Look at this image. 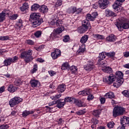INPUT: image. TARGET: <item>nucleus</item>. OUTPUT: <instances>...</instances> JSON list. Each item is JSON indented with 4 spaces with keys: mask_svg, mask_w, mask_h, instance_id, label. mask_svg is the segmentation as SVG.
Here are the masks:
<instances>
[{
    "mask_svg": "<svg viewBox=\"0 0 129 129\" xmlns=\"http://www.w3.org/2000/svg\"><path fill=\"white\" fill-rule=\"evenodd\" d=\"M119 6H120V5L116 4V2H115L114 5H113V8L115 11H118L119 10Z\"/></svg>",
    "mask_w": 129,
    "mask_h": 129,
    "instance_id": "79ce46f5",
    "label": "nucleus"
},
{
    "mask_svg": "<svg viewBox=\"0 0 129 129\" xmlns=\"http://www.w3.org/2000/svg\"><path fill=\"white\" fill-rule=\"evenodd\" d=\"M124 112H125L124 108L116 106L113 108V117H116L119 115H122Z\"/></svg>",
    "mask_w": 129,
    "mask_h": 129,
    "instance_id": "423d86ee",
    "label": "nucleus"
},
{
    "mask_svg": "<svg viewBox=\"0 0 129 129\" xmlns=\"http://www.w3.org/2000/svg\"><path fill=\"white\" fill-rule=\"evenodd\" d=\"M32 55H33V50L30 49L21 52V58L24 59L25 63H29L34 59Z\"/></svg>",
    "mask_w": 129,
    "mask_h": 129,
    "instance_id": "20e7f679",
    "label": "nucleus"
},
{
    "mask_svg": "<svg viewBox=\"0 0 129 129\" xmlns=\"http://www.w3.org/2000/svg\"><path fill=\"white\" fill-rule=\"evenodd\" d=\"M60 6H62V1L61 0H58L55 4V7H60Z\"/></svg>",
    "mask_w": 129,
    "mask_h": 129,
    "instance_id": "6e6d98bb",
    "label": "nucleus"
},
{
    "mask_svg": "<svg viewBox=\"0 0 129 129\" xmlns=\"http://www.w3.org/2000/svg\"><path fill=\"white\" fill-rule=\"evenodd\" d=\"M89 95V96H88L87 99L89 101L92 100V99H93V98H94V97L93 96V95L89 94V95Z\"/></svg>",
    "mask_w": 129,
    "mask_h": 129,
    "instance_id": "052dcab7",
    "label": "nucleus"
},
{
    "mask_svg": "<svg viewBox=\"0 0 129 129\" xmlns=\"http://www.w3.org/2000/svg\"><path fill=\"white\" fill-rule=\"evenodd\" d=\"M68 13L69 14H74L76 13V7H71L68 10Z\"/></svg>",
    "mask_w": 129,
    "mask_h": 129,
    "instance_id": "2f4dec72",
    "label": "nucleus"
},
{
    "mask_svg": "<svg viewBox=\"0 0 129 129\" xmlns=\"http://www.w3.org/2000/svg\"><path fill=\"white\" fill-rule=\"evenodd\" d=\"M54 103H56V107L58 108H61V107H63L64 105H65V102L64 101V99H59L56 100Z\"/></svg>",
    "mask_w": 129,
    "mask_h": 129,
    "instance_id": "2eb2a0df",
    "label": "nucleus"
},
{
    "mask_svg": "<svg viewBox=\"0 0 129 129\" xmlns=\"http://www.w3.org/2000/svg\"><path fill=\"white\" fill-rule=\"evenodd\" d=\"M120 124L123 126H128L129 117L124 116L120 121Z\"/></svg>",
    "mask_w": 129,
    "mask_h": 129,
    "instance_id": "ddd939ff",
    "label": "nucleus"
},
{
    "mask_svg": "<svg viewBox=\"0 0 129 129\" xmlns=\"http://www.w3.org/2000/svg\"><path fill=\"white\" fill-rule=\"evenodd\" d=\"M70 66L68 62H64L61 66V70H70Z\"/></svg>",
    "mask_w": 129,
    "mask_h": 129,
    "instance_id": "a878e982",
    "label": "nucleus"
},
{
    "mask_svg": "<svg viewBox=\"0 0 129 129\" xmlns=\"http://www.w3.org/2000/svg\"><path fill=\"white\" fill-rule=\"evenodd\" d=\"M97 64H98L99 66H101V67H102V68H103V67H105V66H107V64L105 63V61H104L103 60L100 61V63H98V60Z\"/></svg>",
    "mask_w": 129,
    "mask_h": 129,
    "instance_id": "37998d69",
    "label": "nucleus"
},
{
    "mask_svg": "<svg viewBox=\"0 0 129 129\" xmlns=\"http://www.w3.org/2000/svg\"><path fill=\"white\" fill-rule=\"evenodd\" d=\"M40 17L41 14L40 13H32L30 16L29 21L32 24L33 28H37L43 22V20L40 19Z\"/></svg>",
    "mask_w": 129,
    "mask_h": 129,
    "instance_id": "f257e3e1",
    "label": "nucleus"
},
{
    "mask_svg": "<svg viewBox=\"0 0 129 129\" xmlns=\"http://www.w3.org/2000/svg\"><path fill=\"white\" fill-rule=\"evenodd\" d=\"M99 114H100V111H99V110H94V111L93 112V115L94 116H98V115H99Z\"/></svg>",
    "mask_w": 129,
    "mask_h": 129,
    "instance_id": "a18cd8bd",
    "label": "nucleus"
},
{
    "mask_svg": "<svg viewBox=\"0 0 129 129\" xmlns=\"http://www.w3.org/2000/svg\"><path fill=\"white\" fill-rule=\"evenodd\" d=\"M39 11L40 13L45 14V13H47L48 12V8H47V6L43 5L40 7Z\"/></svg>",
    "mask_w": 129,
    "mask_h": 129,
    "instance_id": "bb28decb",
    "label": "nucleus"
},
{
    "mask_svg": "<svg viewBox=\"0 0 129 129\" xmlns=\"http://www.w3.org/2000/svg\"><path fill=\"white\" fill-rule=\"evenodd\" d=\"M10 39L9 36H0V41H7Z\"/></svg>",
    "mask_w": 129,
    "mask_h": 129,
    "instance_id": "8fccbe9b",
    "label": "nucleus"
},
{
    "mask_svg": "<svg viewBox=\"0 0 129 129\" xmlns=\"http://www.w3.org/2000/svg\"><path fill=\"white\" fill-rule=\"evenodd\" d=\"M57 90L59 93H62L66 90V86L64 84L60 85L57 87Z\"/></svg>",
    "mask_w": 129,
    "mask_h": 129,
    "instance_id": "6ab92c4d",
    "label": "nucleus"
},
{
    "mask_svg": "<svg viewBox=\"0 0 129 129\" xmlns=\"http://www.w3.org/2000/svg\"><path fill=\"white\" fill-rule=\"evenodd\" d=\"M100 101L102 104H104L105 103V98H101L100 99Z\"/></svg>",
    "mask_w": 129,
    "mask_h": 129,
    "instance_id": "0e129e2a",
    "label": "nucleus"
},
{
    "mask_svg": "<svg viewBox=\"0 0 129 129\" xmlns=\"http://www.w3.org/2000/svg\"><path fill=\"white\" fill-rule=\"evenodd\" d=\"M105 57H106V52H102L99 54V56H98V62L99 64H100V61H103L104 59H105Z\"/></svg>",
    "mask_w": 129,
    "mask_h": 129,
    "instance_id": "a211bd4d",
    "label": "nucleus"
},
{
    "mask_svg": "<svg viewBox=\"0 0 129 129\" xmlns=\"http://www.w3.org/2000/svg\"><path fill=\"white\" fill-rule=\"evenodd\" d=\"M42 35V32L41 31H37L34 33V35L36 38H39Z\"/></svg>",
    "mask_w": 129,
    "mask_h": 129,
    "instance_id": "3c124183",
    "label": "nucleus"
},
{
    "mask_svg": "<svg viewBox=\"0 0 129 129\" xmlns=\"http://www.w3.org/2000/svg\"><path fill=\"white\" fill-rule=\"evenodd\" d=\"M38 9H40V5L38 4H34L31 6V11H37Z\"/></svg>",
    "mask_w": 129,
    "mask_h": 129,
    "instance_id": "c9c22d12",
    "label": "nucleus"
},
{
    "mask_svg": "<svg viewBox=\"0 0 129 129\" xmlns=\"http://www.w3.org/2000/svg\"><path fill=\"white\" fill-rule=\"evenodd\" d=\"M103 81L108 84H111L112 82H115V77L113 74H111L108 77H105L103 79Z\"/></svg>",
    "mask_w": 129,
    "mask_h": 129,
    "instance_id": "6e6552de",
    "label": "nucleus"
},
{
    "mask_svg": "<svg viewBox=\"0 0 129 129\" xmlns=\"http://www.w3.org/2000/svg\"><path fill=\"white\" fill-rule=\"evenodd\" d=\"M115 82L113 83V86L114 87L118 88L119 86L122 85L124 81L123 79V74L121 71H118L115 73Z\"/></svg>",
    "mask_w": 129,
    "mask_h": 129,
    "instance_id": "f03ea898",
    "label": "nucleus"
},
{
    "mask_svg": "<svg viewBox=\"0 0 129 129\" xmlns=\"http://www.w3.org/2000/svg\"><path fill=\"white\" fill-rule=\"evenodd\" d=\"M99 5L100 9L104 10L108 7L109 5V1L108 0H100L99 1Z\"/></svg>",
    "mask_w": 129,
    "mask_h": 129,
    "instance_id": "9d476101",
    "label": "nucleus"
},
{
    "mask_svg": "<svg viewBox=\"0 0 129 129\" xmlns=\"http://www.w3.org/2000/svg\"><path fill=\"white\" fill-rule=\"evenodd\" d=\"M114 122H109L107 124V127H109V128H113V126H114Z\"/></svg>",
    "mask_w": 129,
    "mask_h": 129,
    "instance_id": "de8ad7c7",
    "label": "nucleus"
},
{
    "mask_svg": "<svg viewBox=\"0 0 129 129\" xmlns=\"http://www.w3.org/2000/svg\"><path fill=\"white\" fill-rule=\"evenodd\" d=\"M116 37H115L114 35L110 34L106 38V41L110 42H115V41H116Z\"/></svg>",
    "mask_w": 129,
    "mask_h": 129,
    "instance_id": "f3484780",
    "label": "nucleus"
},
{
    "mask_svg": "<svg viewBox=\"0 0 129 129\" xmlns=\"http://www.w3.org/2000/svg\"><path fill=\"white\" fill-rule=\"evenodd\" d=\"M75 99V98L71 97H67L64 98L63 100V101H64L65 103L66 102H74Z\"/></svg>",
    "mask_w": 129,
    "mask_h": 129,
    "instance_id": "cd10ccee",
    "label": "nucleus"
},
{
    "mask_svg": "<svg viewBox=\"0 0 129 129\" xmlns=\"http://www.w3.org/2000/svg\"><path fill=\"white\" fill-rule=\"evenodd\" d=\"M91 15L93 18H94V19L95 20L96 17H97L98 16L97 12H93Z\"/></svg>",
    "mask_w": 129,
    "mask_h": 129,
    "instance_id": "680f3d73",
    "label": "nucleus"
},
{
    "mask_svg": "<svg viewBox=\"0 0 129 129\" xmlns=\"http://www.w3.org/2000/svg\"><path fill=\"white\" fill-rule=\"evenodd\" d=\"M28 9H29V5H28V3H24L22 7L20 8V9L22 12H24V11L28 10Z\"/></svg>",
    "mask_w": 129,
    "mask_h": 129,
    "instance_id": "72a5a7b5",
    "label": "nucleus"
},
{
    "mask_svg": "<svg viewBox=\"0 0 129 129\" xmlns=\"http://www.w3.org/2000/svg\"><path fill=\"white\" fill-rule=\"evenodd\" d=\"M115 25L120 32H122L123 29L127 30L129 29V24L125 22L124 18H121L115 22Z\"/></svg>",
    "mask_w": 129,
    "mask_h": 129,
    "instance_id": "7ed1b4c3",
    "label": "nucleus"
},
{
    "mask_svg": "<svg viewBox=\"0 0 129 129\" xmlns=\"http://www.w3.org/2000/svg\"><path fill=\"white\" fill-rule=\"evenodd\" d=\"M27 44H29V45H34V41L31 40H27Z\"/></svg>",
    "mask_w": 129,
    "mask_h": 129,
    "instance_id": "338daca9",
    "label": "nucleus"
},
{
    "mask_svg": "<svg viewBox=\"0 0 129 129\" xmlns=\"http://www.w3.org/2000/svg\"><path fill=\"white\" fill-rule=\"evenodd\" d=\"M22 83V81L20 79H17L14 82L15 85L16 86H19Z\"/></svg>",
    "mask_w": 129,
    "mask_h": 129,
    "instance_id": "09e8293b",
    "label": "nucleus"
},
{
    "mask_svg": "<svg viewBox=\"0 0 129 129\" xmlns=\"http://www.w3.org/2000/svg\"><path fill=\"white\" fill-rule=\"evenodd\" d=\"M102 71H103V72H105V73H112V69H111V68H110V67H103V68L102 69Z\"/></svg>",
    "mask_w": 129,
    "mask_h": 129,
    "instance_id": "5701e85b",
    "label": "nucleus"
},
{
    "mask_svg": "<svg viewBox=\"0 0 129 129\" xmlns=\"http://www.w3.org/2000/svg\"><path fill=\"white\" fill-rule=\"evenodd\" d=\"M62 24H63V22L61 20H52L50 22V25L51 26H55V27H62Z\"/></svg>",
    "mask_w": 129,
    "mask_h": 129,
    "instance_id": "4468645a",
    "label": "nucleus"
},
{
    "mask_svg": "<svg viewBox=\"0 0 129 129\" xmlns=\"http://www.w3.org/2000/svg\"><path fill=\"white\" fill-rule=\"evenodd\" d=\"M17 26H18L19 28L22 27L23 26V20L19 19L17 23Z\"/></svg>",
    "mask_w": 129,
    "mask_h": 129,
    "instance_id": "864d4df0",
    "label": "nucleus"
},
{
    "mask_svg": "<svg viewBox=\"0 0 129 129\" xmlns=\"http://www.w3.org/2000/svg\"><path fill=\"white\" fill-rule=\"evenodd\" d=\"M9 128V125L3 124L0 126V129H8Z\"/></svg>",
    "mask_w": 129,
    "mask_h": 129,
    "instance_id": "4d7b16f0",
    "label": "nucleus"
},
{
    "mask_svg": "<svg viewBox=\"0 0 129 129\" xmlns=\"http://www.w3.org/2000/svg\"><path fill=\"white\" fill-rule=\"evenodd\" d=\"M51 55L52 58L55 60V59H57L58 57H60V56H61V50L58 49H56L51 53Z\"/></svg>",
    "mask_w": 129,
    "mask_h": 129,
    "instance_id": "f8f14e48",
    "label": "nucleus"
},
{
    "mask_svg": "<svg viewBox=\"0 0 129 129\" xmlns=\"http://www.w3.org/2000/svg\"><path fill=\"white\" fill-rule=\"evenodd\" d=\"M76 105H78L79 107H82L83 106V102L80 100H78V99H75V101H74Z\"/></svg>",
    "mask_w": 129,
    "mask_h": 129,
    "instance_id": "7c9ffc66",
    "label": "nucleus"
},
{
    "mask_svg": "<svg viewBox=\"0 0 129 129\" xmlns=\"http://www.w3.org/2000/svg\"><path fill=\"white\" fill-rule=\"evenodd\" d=\"M105 98H113L114 97V94H113V92H109L105 95Z\"/></svg>",
    "mask_w": 129,
    "mask_h": 129,
    "instance_id": "c85d7f7f",
    "label": "nucleus"
},
{
    "mask_svg": "<svg viewBox=\"0 0 129 129\" xmlns=\"http://www.w3.org/2000/svg\"><path fill=\"white\" fill-rule=\"evenodd\" d=\"M95 38H96L98 39L103 40L104 39V36L103 35H99V34H95Z\"/></svg>",
    "mask_w": 129,
    "mask_h": 129,
    "instance_id": "49530a36",
    "label": "nucleus"
},
{
    "mask_svg": "<svg viewBox=\"0 0 129 129\" xmlns=\"http://www.w3.org/2000/svg\"><path fill=\"white\" fill-rule=\"evenodd\" d=\"M70 40V37H69V35H65L63 37V41L64 42V43H66L68 42Z\"/></svg>",
    "mask_w": 129,
    "mask_h": 129,
    "instance_id": "5fc2aeb1",
    "label": "nucleus"
},
{
    "mask_svg": "<svg viewBox=\"0 0 129 129\" xmlns=\"http://www.w3.org/2000/svg\"><path fill=\"white\" fill-rule=\"evenodd\" d=\"M45 108H46V110L48 112H55V110H53L54 109V108L53 107H50L49 106H46Z\"/></svg>",
    "mask_w": 129,
    "mask_h": 129,
    "instance_id": "58836bf2",
    "label": "nucleus"
},
{
    "mask_svg": "<svg viewBox=\"0 0 129 129\" xmlns=\"http://www.w3.org/2000/svg\"><path fill=\"white\" fill-rule=\"evenodd\" d=\"M17 18H18V15L14 14L10 17V20H17Z\"/></svg>",
    "mask_w": 129,
    "mask_h": 129,
    "instance_id": "13d9d810",
    "label": "nucleus"
},
{
    "mask_svg": "<svg viewBox=\"0 0 129 129\" xmlns=\"http://www.w3.org/2000/svg\"><path fill=\"white\" fill-rule=\"evenodd\" d=\"M70 70L72 72V74H76L77 73L78 69L77 67L73 66L70 67Z\"/></svg>",
    "mask_w": 129,
    "mask_h": 129,
    "instance_id": "c756f323",
    "label": "nucleus"
},
{
    "mask_svg": "<svg viewBox=\"0 0 129 129\" xmlns=\"http://www.w3.org/2000/svg\"><path fill=\"white\" fill-rule=\"evenodd\" d=\"M88 35H85L83 36H82L80 39V43H81V44H85V43H86V42H87L88 40Z\"/></svg>",
    "mask_w": 129,
    "mask_h": 129,
    "instance_id": "393cba45",
    "label": "nucleus"
},
{
    "mask_svg": "<svg viewBox=\"0 0 129 129\" xmlns=\"http://www.w3.org/2000/svg\"><path fill=\"white\" fill-rule=\"evenodd\" d=\"M86 109H84L83 110H79V111L77 112L76 113L78 115H82V114H84L86 112Z\"/></svg>",
    "mask_w": 129,
    "mask_h": 129,
    "instance_id": "c03bdc74",
    "label": "nucleus"
},
{
    "mask_svg": "<svg viewBox=\"0 0 129 129\" xmlns=\"http://www.w3.org/2000/svg\"><path fill=\"white\" fill-rule=\"evenodd\" d=\"M62 96V94H59L58 95H56L55 96H51V98H52V100H57V99H58V98H60Z\"/></svg>",
    "mask_w": 129,
    "mask_h": 129,
    "instance_id": "a19ab883",
    "label": "nucleus"
},
{
    "mask_svg": "<svg viewBox=\"0 0 129 129\" xmlns=\"http://www.w3.org/2000/svg\"><path fill=\"white\" fill-rule=\"evenodd\" d=\"M122 94L125 97H129V91L128 90H124L122 92Z\"/></svg>",
    "mask_w": 129,
    "mask_h": 129,
    "instance_id": "603ef678",
    "label": "nucleus"
},
{
    "mask_svg": "<svg viewBox=\"0 0 129 129\" xmlns=\"http://www.w3.org/2000/svg\"><path fill=\"white\" fill-rule=\"evenodd\" d=\"M89 94H90V90L86 89L79 92V95H83V96H86V95H89Z\"/></svg>",
    "mask_w": 129,
    "mask_h": 129,
    "instance_id": "aec40b11",
    "label": "nucleus"
},
{
    "mask_svg": "<svg viewBox=\"0 0 129 129\" xmlns=\"http://www.w3.org/2000/svg\"><path fill=\"white\" fill-rule=\"evenodd\" d=\"M38 71V64L36 63H35L33 66V68L32 70H31V72L32 74L35 73V72H37Z\"/></svg>",
    "mask_w": 129,
    "mask_h": 129,
    "instance_id": "e433bc0d",
    "label": "nucleus"
},
{
    "mask_svg": "<svg viewBox=\"0 0 129 129\" xmlns=\"http://www.w3.org/2000/svg\"><path fill=\"white\" fill-rule=\"evenodd\" d=\"M29 114H30V111H24L22 113L23 116H27Z\"/></svg>",
    "mask_w": 129,
    "mask_h": 129,
    "instance_id": "bf43d9fd",
    "label": "nucleus"
},
{
    "mask_svg": "<svg viewBox=\"0 0 129 129\" xmlns=\"http://www.w3.org/2000/svg\"><path fill=\"white\" fill-rule=\"evenodd\" d=\"M6 13H0V22H3L4 20H6Z\"/></svg>",
    "mask_w": 129,
    "mask_h": 129,
    "instance_id": "4c0bfd02",
    "label": "nucleus"
},
{
    "mask_svg": "<svg viewBox=\"0 0 129 129\" xmlns=\"http://www.w3.org/2000/svg\"><path fill=\"white\" fill-rule=\"evenodd\" d=\"M84 47H80L78 50L77 51V54H81V53H83L85 51V45H82Z\"/></svg>",
    "mask_w": 129,
    "mask_h": 129,
    "instance_id": "f704fd0d",
    "label": "nucleus"
},
{
    "mask_svg": "<svg viewBox=\"0 0 129 129\" xmlns=\"http://www.w3.org/2000/svg\"><path fill=\"white\" fill-rule=\"evenodd\" d=\"M83 21H88L89 23H90L89 21H94V18L91 14H87L86 15V19Z\"/></svg>",
    "mask_w": 129,
    "mask_h": 129,
    "instance_id": "473e14b6",
    "label": "nucleus"
},
{
    "mask_svg": "<svg viewBox=\"0 0 129 129\" xmlns=\"http://www.w3.org/2000/svg\"><path fill=\"white\" fill-rule=\"evenodd\" d=\"M106 55L108 57H110L111 58H113L115 55V52H106Z\"/></svg>",
    "mask_w": 129,
    "mask_h": 129,
    "instance_id": "ea45409f",
    "label": "nucleus"
},
{
    "mask_svg": "<svg viewBox=\"0 0 129 129\" xmlns=\"http://www.w3.org/2000/svg\"><path fill=\"white\" fill-rule=\"evenodd\" d=\"M124 56L126 58H127V57L129 56V52H125L124 53Z\"/></svg>",
    "mask_w": 129,
    "mask_h": 129,
    "instance_id": "774afa93",
    "label": "nucleus"
},
{
    "mask_svg": "<svg viewBox=\"0 0 129 129\" xmlns=\"http://www.w3.org/2000/svg\"><path fill=\"white\" fill-rule=\"evenodd\" d=\"M30 83L31 87H33L34 88L35 87H37L39 83V81L35 79H32L30 81Z\"/></svg>",
    "mask_w": 129,
    "mask_h": 129,
    "instance_id": "412c9836",
    "label": "nucleus"
},
{
    "mask_svg": "<svg viewBox=\"0 0 129 129\" xmlns=\"http://www.w3.org/2000/svg\"><path fill=\"white\" fill-rule=\"evenodd\" d=\"M18 60V56H15L13 58H9L8 59L5 60L4 61V66H9L12 63H15Z\"/></svg>",
    "mask_w": 129,
    "mask_h": 129,
    "instance_id": "1a4fd4ad",
    "label": "nucleus"
},
{
    "mask_svg": "<svg viewBox=\"0 0 129 129\" xmlns=\"http://www.w3.org/2000/svg\"><path fill=\"white\" fill-rule=\"evenodd\" d=\"M81 12H82V9L79 8L77 9V8H76V14L78 15V14H80Z\"/></svg>",
    "mask_w": 129,
    "mask_h": 129,
    "instance_id": "69168bd1",
    "label": "nucleus"
},
{
    "mask_svg": "<svg viewBox=\"0 0 129 129\" xmlns=\"http://www.w3.org/2000/svg\"><path fill=\"white\" fill-rule=\"evenodd\" d=\"M105 14L106 17H116V16H117L115 13L109 9L105 10Z\"/></svg>",
    "mask_w": 129,
    "mask_h": 129,
    "instance_id": "dca6fc26",
    "label": "nucleus"
},
{
    "mask_svg": "<svg viewBox=\"0 0 129 129\" xmlns=\"http://www.w3.org/2000/svg\"><path fill=\"white\" fill-rule=\"evenodd\" d=\"M63 31H64V27L63 26L59 27L58 26V28L56 29L55 30H54V32L53 33V35H57L58 34H61V33H62V32H63Z\"/></svg>",
    "mask_w": 129,
    "mask_h": 129,
    "instance_id": "4be33fe9",
    "label": "nucleus"
},
{
    "mask_svg": "<svg viewBox=\"0 0 129 129\" xmlns=\"http://www.w3.org/2000/svg\"><path fill=\"white\" fill-rule=\"evenodd\" d=\"M95 68V66H94V64H93V62H90L84 66V69L87 72H90V71L93 69H94Z\"/></svg>",
    "mask_w": 129,
    "mask_h": 129,
    "instance_id": "9b49d317",
    "label": "nucleus"
},
{
    "mask_svg": "<svg viewBox=\"0 0 129 129\" xmlns=\"http://www.w3.org/2000/svg\"><path fill=\"white\" fill-rule=\"evenodd\" d=\"M17 87L14 86L13 85H10L8 87V90L9 92H15V91H17Z\"/></svg>",
    "mask_w": 129,
    "mask_h": 129,
    "instance_id": "b1692460",
    "label": "nucleus"
},
{
    "mask_svg": "<svg viewBox=\"0 0 129 129\" xmlns=\"http://www.w3.org/2000/svg\"><path fill=\"white\" fill-rule=\"evenodd\" d=\"M124 1L125 0H116L115 2H116V4H117V5H120V6H121V3H123Z\"/></svg>",
    "mask_w": 129,
    "mask_h": 129,
    "instance_id": "e2e57ef3",
    "label": "nucleus"
},
{
    "mask_svg": "<svg viewBox=\"0 0 129 129\" xmlns=\"http://www.w3.org/2000/svg\"><path fill=\"white\" fill-rule=\"evenodd\" d=\"M22 101H23V99L20 97H15L10 100L9 101V104L11 107H14L15 105L19 104V103H20V102H22Z\"/></svg>",
    "mask_w": 129,
    "mask_h": 129,
    "instance_id": "0eeeda50",
    "label": "nucleus"
},
{
    "mask_svg": "<svg viewBox=\"0 0 129 129\" xmlns=\"http://www.w3.org/2000/svg\"><path fill=\"white\" fill-rule=\"evenodd\" d=\"M82 24V26H81L79 29V33L80 34H83L85 33V32H86L88 29H91L90 23H89L88 21H83Z\"/></svg>",
    "mask_w": 129,
    "mask_h": 129,
    "instance_id": "39448f33",
    "label": "nucleus"
}]
</instances>
